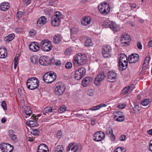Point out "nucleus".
I'll list each match as a JSON object with an SVG mask.
<instances>
[{"instance_id":"nucleus-1","label":"nucleus","mask_w":152,"mask_h":152,"mask_svg":"<svg viewBox=\"0 0 152 152\" xmlns=\"http://www.w3.org/2000/svg\"><path fill=\"white\" fill-rule=\"evenodd\" d=\"M87 59L85 54L79 53L75 55L72 60V62L75 66H81L86 63Z\"/></svg>"},{"instance_id":"nucleus-2","label":"nucleus","mask_w":152,"mask_h":152,"mask_svg":"<svg viewBox=\"0 0 152 152\" xmlns=\"http://www.w3.org/2000/svg\"><path fill=\"white\" fill-rule=\"evenodd\" d=\"M39 84L38 80L36 77H33L28 80L26 85L28 88L33 90L37 88Z\"/></svg>"},{"instance_id":"nucleus-3","label":"nucleus","mask_w":152,"mask_h":152,"mask_svg":"<svg viewBox=\"0 0 152 152\" xmlns=\"http://www.w3.org/2000/svg\"><path fill=\"white\" fill-rule=\"evenodd\" d=\"M56 78V74L53 72H48L42 77L43 80L47 83H51L54 81Z\"/></svg>"},{"instance_id":"nucleus-4","label":"nucleus","mask_w":152,"mask_h":152,"mask_svg":"<svg viewBox=\"0 0 152 152\" xmlns=\"http://www.w3.org/2000/svg\"><path fill=\"white\" fill-rule=\"evenodd\" d=\"M41 49L45 52H48L51 50L53 48L52 44L47 39H43L40 43Z\"/></svg>"},{"instance_id":"nucleus-5","label":"nucleus","mask_w":152,"mask_h":152,"mask_svg":"<svg viewBox=\"0 0 152 152\" xmlns=\"http://www.w3.org/2000/svg\"><path fill=\"white\" fill-rule=\"evenodd\" d=\"M119 65L122 70H124L126 69L128 65V59L126 55L124 54H120L119 57Z\"/></svg>"},{"instance_id":"nucleus-6","label":"nucleus","mask_w":152,"mask_h":152,"mask_svg":"<svg viewBox=\"0 0 152 152\" xmlns=\"http://www.w3.org/2000/svg\"><path fill=\"white\" fill-rule=\"evenodd\" d=\"M98 9L100 12L104 15H107L110 10L109 5L106 3H101L98 6Z\"/></svg>"},{"instance_id":"nucleus-7","label":"nucleus","mask_w":152,"mask_h":152,"mask_svg":"<svg viewBox=\"0 0 152 152\" xmlns=\"http://www.w3.org/2000/svg\"><path fill=\"white\" fill-rule=\"evenodd\" d=\"M65 86L62 83L56 84L54 90L55 93L57 95H60L62 94L65 89Z\"/></svg>"},{"instance_id":"nucleus-8","label":"nucleus","mask_w":152,"mask_h":152,"mask_svg":"<svg viewBox=\"0 0 152 152\" xmlns=\"http://www.w3.org/2000/svg\"><path fill=\"white\" fill-rule=\"evenodd\" d=\"M74 145L73 143H71L69 144L67 148V152H76L77 151H81L82 147L80 144H76Z\"/></svg>"},{"instance_id":"nucleus-9","label":"nucleus","mask_w":152,"mask_h":152,"mask_svg":"<svg viewBox=\"0 0 152 152\" xmlns=\"http://www.w3.org/2000/svg\"><path fill=\"white\" fill-rule=\"evenodd\" d=\"M86 72V69L83 67L79 68L77 69L75 75V78L77 80L81 79Z\"/></svg>"},{"instance_id":"nucleus-10","label":"nucleus","mask_w":152,"mask_h":152,"mask_svg":"<svg viewBox=\"0 0 152 152\" xmlns=\"http://www.w3.org/2000/svg\"><path fill=\"white\" fill-rule=\"evenodd\" d=\"M94 140L96 142H99L103 140L105 138L104 133L102 131L95 132L93 135Z\"/></svg>"},{"instance_id":"nucleus-11","label":"nucleus","mask_w":152,"mask_h":152,"mask_svg":"<svg viewBox=\"0 0 152 152\" xmlns=\"http://www.w3.org/2000/svg\"><path fill=\"white\" fill-rule=\"evenodd\" d=\"M106 77L104 72H101L99 73L94 80L95 84L97 86L99 85L101 81H103Z\"/></svg>"},{"instance_id":"nucleus-12","label":"nucleus","mask_w":152,"mask_h":152,"mask_svg":"<svg viewBox=\"0 0 152 152\" xmlns=\"http://www.w3.org/2000/svg\"><path fill=\"white\" fill-rule=\"evenodd\" d=\"M0 148L3 152H12L14 147L10 144L3 143L1 144Z\"/></svg>"},{"instance_id":"nucleus-13","label":"nucleus","mask_w":152,"mask_h":152,"mask_svg":"<svg viewBox=\"0 0 152 152\" xmlns=\"http://www.w3.org/2000/svg\"><path fill=\"white\" fill-rule=\"evenodd\" d=\"M102 53L103 56L105 58H109L111 56V49L109 45H105L103 47Z\"/></svg>"},{"instance_id":"nucleus-14","label":"nucleus","mask_w":152,"mask_h":152,"mask_svg":"<svg viewBox=\"0 0 152 152\" xmlns=\"http://www.w3.org/2000/svg\"><path fill=\"white\" fill-rule=\"evenodd\" d=\"M139 58V56L137 54H133L129 56L128 60L129 63H134L137 61Z\"/></svg>"},{"instance_id":"nucleus-15","label":"nucleus","mask_w":152,"mask_h":152,"mask_svg":"<svg viewBox=\"0 0 152 152\" xmlns=\"http://www.w3.org/2000/svg\"><path fill=\"white\" fill-rule=\"evenodd\" d=\"M131 39L128 35H123L122 36L121 41V43L124 44L125 45H128Z\"/></svg>"},{"instance_id":"nucleus-16","label":"nucleus","mask_w":152,"mask_h":152,"mask_svg":"<svg viewBox=\"0 0 152 152\" xmlns=\"http://www.w3.org/2000/svg\"><path fill=\"white\" fill-rule=\"evenodd\" d=\"M28 47L29 49L33 52H37L39 49L38 44L35 42H31L29 45Z\"/></svg>"},{"instance_id":"nucleus-17","label":"nucleus","mask_w":152,"mask_h":152,"mask_svg":"<svg viewBox=\"0 0 152 152\" xmlns=\"http://www.w3.org/2000/svg\"><path fill=\"white\" fill-rule=\"evenodd\" d=\"M46 22V18L44 16H42L38 19L37 21V26L39 28H41L44 25H45Z\"/></svg>"},{"instance_id":"nucleus-18","label":"nucleus","mask_w":152,"mask_h":152,"mask_svg":"<svg viewBox=\"0 0 152 152\" xmlns=\"http://www.w3.org/2000/svg\"><path fill=\"white\" fill-rule=\"evenodd\" d=\"M8 132L9 136L11 140L14 142H17L18 141V139L15 131L12 130H10Z\"/></svg>"},{"instance_id":"nucleus-19","label":"nucleus","mask_w":152,"mask_h":152,"mask_svg":"<svg viewBox=\"0 0 152 152\" xmlns=\"http://www.w3.org/2000/svg\"><path fill=\"white\" fill-rule=\"evenodd\" d=\"M93 81L91 77H86L83 79L82 82V85L83 87L87 86L91 83Z\"/></svg>"},{"instance_id":"nucleus-20","label":"nucleus","mask_w":152,"mask_h":152,"mask_svg":"<svg viewBox=\"0 0 152 152\" xmlns=\"http://www.w3.org/2000/svg\"><path fill=\"white\" fill-rule=\"evenodd\" d=\"M37 152H48V148L45 144H41L38 147Z\"/></svg>"},{"instance_id":"nucleus-21","label":"nucleus","mask_w":152,"mask_h":152,"mask_svg":"<svg viewBox=\"0 0 152 152\" xmlns=\"http://www.w3.org/2000/svg\"><path fill=\"white\" fill-rule=\"evenodd\" d=\"M117 74L114 71H111L109 72L107 75V78L108 81H111L110 80H114L117 77Z\"/></svg>"},{"instance_id":"nucleus-22","label":"nucleus","mask_w":152,"mask_h":152,"mask_svg":"<svg viewBox=\"0 0 152 152\" xmlns=\"http://www.w3.org/2000/svg\"><path fill=\"white\" fill-rule=\"evenodd\" d=\"M91 20V18L90 16H86L82 19L81 20L82 24L84 26L88 25L89 24Z\"/></svg>"},{"instance_id":"nucleus-23","label":"nucleus","mask_w":152,"mask_h":152,"mask_svg":"<svg viewBox=\"0 0 152 152\" xmlns=\"http://www.w3.org/2000/svg\"><path fill=\"white\" fill-rule=\"evenodd\" d=\"M48 58L46 56H43L40 58L39 62L40 64L42 66H46L48 64Z\"/></svg>"},{"instance_id":"nucleus-24","label":"nucleus","mask_w":152,"mask_h":152,"mask_svg":"<svg viewBox=\"0 0 152 152\" xmlns=\"http://www.w3.org/2000/svg\"><path fill=\"white\" fill-rule=\"evenodd\" d=\"M10 4L8 2H3L0 5V8L1 10L6 11L9 9L10 7Z\"/></svg>"},{"instance_id":"nucleus-25","label":"nucleus","mask_w":152,"mask_h":152,"mask_svg":"<svg viewBox=\"0 0 152 152\" xmlns=\"http://www.w3.org/2000/svg\"><path fill=\"white\" fill-rule=\"evenodd\" d=\"M110 28L114 32L119 31L120 30V27L119 25H117L115 22H112Z\"/></svg>"},{"instance_id":"nucleus-26","label":"nucleus","mask_w":152,"mask_h":152,"mask_svg":"<svg viewBox=\"0 0 152 152\" xmlns=\"http://www.w3.org/2000/svg\"><path fill=\"white\" fill-rule=\"evenodd\" d=\"M60 22V19L52 17L51 23L53 26H58L59 25Z\"/></svg>"},{"instance_id":"nucleus-27","label":"nucleus","mask_w":152,"mask_h":152,"mask_svg":"<svg viewBox=\"0 0 152 152\" xmlns=\"http://www.w3.org/2000/svg\"><path fill=\"white\" fill-rule=\"evenodd\" d=\"M6 48H0V58H5L7 55Z\"/></svg>"},{"instance_id":"nucleus-28","label":"nucleus","mask_w":152,"mask_h":152,"mask_svg":"<svg viewBox=\"0 0 152 152\" xmlns=\"http://www.w3.org/2000/svg\"><path fill=\"white\" fill-rule=\"evenodd\" d=\"M26 124L28 126L31 127H34L37 126V123L36 121L30 120L26 122Z\"/></svg>"},{"instance_id":"nucleus-29","label":"nucleus","mask_w":152,"mask_h":152,"mask_svg":"<svg viewBox=\"0 0 152 152\" xmlns=\"http://www.w3.org/2000/svg\"><path fill=\"white\" fill-rule=\"evenodd\" d=\"M15 37V34H11L6 36L4 38V40L7 42H10L14 39Z\"/></svg>"},{"instance_id":"nucleus-30","label":"nucleus","mask_w":152,"mask_h":152,"mask_svg":"<svg viewBox=\"0 0 152 152\" xmlns=\"http://www.w3.org/2000/svg\"><path fill=\"white\" fill-rule=\"evenodd\" d=\"M93 44L91 39L89 37H87L85 42V46L87 47L92 46L93 45Z\"/></svg>"},{"instance_id":"nucleus-31","label":"nucleus","mask_w":152,"mask_h":152,"mask_svg":"<svg viewBox=\"0 0 152 152\" xmlns=\"http://www.w3.org/2000/svg\"><path fill=\"white\" fill-rule=\"evenodd\" d=\"M64 148L62 145H58L55 148L54 152H64Z\"/></svg>"},{"instance_id":"nucleus-32","label":"nucleus","mask_w":152,"mask_h":152,"mask_svg":"<svg viewBox=\"0 0 152 152\" xmlns=\"http://www.w3.org/2000/svg\"><path fill=\"white\" fill-rule=\"evenodd\" d=\"M24 112L27 115H31L32 112L31 110V108L29 106H26L24 109Z\"/></svg>"},{"instance_id":"nucleus-33","label":"nucleus","mask_w":152,"mask_h":152,"mask_svg":"<svg viewBox=\"0 0 152 152\" xmlns=\"http://www.w3.org/2000/svg\"><path fill=\"white\" fill-rule=\"evenodd\" d=\"M133 88V87H132V86H128V87H126L123 89L122 91V92L124 94H126L129 91H132Z\"/></svg>"},{"instance_id":"nucleus-34","label":"nucleus","mask_w":152,"mask_h":152,"mask_svg":"<svg viewBox=\"0 0 152 152\" xmlns=\"http://www.w3.org/2000/svg\"><path fill=\"white\" fill-rule=\"evenodd\" d=\"M52 111V108L50 107H47L44 109L42 112L43 115H45L46 113L51 112Z\"/></svg>"},{"instance_id":"nucleus-35","label":"nucleus","mask_w":152,"mask_h":152,"mask_svg":"<svg viewBox=\"0 0 152 152\" xmlns=\"http://www.w3.org/2000/svg\"><path fill=\"white\" fill-rule=\"evenodd\" d=\"M61 38L59 35H55L53 37L54 42L56 44L59 43L61 41Z\"/></svg>"},{"instance_id":"nucleus-36","label":"nucleus","mask_w":152,"mask_h":152,"mask_svg":"<svg viewBox=\"0 0 152 152\" xmlns=\"http://www.w3.org/2000/svg\"><path fill=\"white\" fill-rule=\"evenodd\" d=\"M112 22L110 21L109 20H106L103 22V26L105 27H109L110 28Z\"/></svg>"},{"instance_id":"nucleus-37","label":"nucleus","mask_w":152,"mask_h":152,"mask_svg":"<svg viewBox=\"0 0 152 152\" xmlns=\"http://www.w3.org/2000/svg\"><path fill=\"white\" fill-rule=\"evenodd\" d=\"M125 148L124 147H118L114 150V152H126Z\"/></svg>"},{"instance_id":"nucleus-38","label":"nucleus","mask_w":152,"mask_h":152,"mask_svg":"<svg viewBox=\"0 0 152 152\" xmlns=\"http://www.w3.org/2000/svg\"><path fill=\"white\" fill-rule=\"evenodd\" d=\"M113 133V130L112 128L110 127H108L106 129V134L108 135L109 136L110 135Z\"/></svg>"},{"instance_id":"nucleus-39","label":"nucleus","mask_w":152,"mask_h":152,"mask_svg":"<svg viewBox=\"0 0 152 152\" xmlns=\"http://www.w3.org/2000/svg\"><path fill=\"white\" fill-rule=\"evenodd\" d=\"M150 102L149 99H146L143 100L141 102V104L143 106L148 105Z\"/></svg>"},{"instance_id":"nucleus-40","label":"nucleus","mask_w":152,"mask_h":152,"mask_svg":"<svg viewBox=\"0 0 152 152\" xmlns=\"http://www.w3.org/2000/svg\"><path fill=\"white\" fill-rule=\"evenodd\" d=\"M31 62L34 64H36L38 62V59L37 56H34L31 58Z\"/></svg>"},{"instance_id":"nucleus-41","label":"nucleus","mask_w":152,"mask_h":152,"mask_svg":"<svg viewBox=\"0 0 152 152\" xmlns=\"http://www.w3.org/2000/svg\"><path fill=\"white\" fill-rule=\"evenodd\" d=\"M124 115L121 114V115H120L118 116V118H116L115 119V120L116 121H118L119 122H121L124 121Z\"/></svg>"},{"instance_id":"nucleus-42","label":"nucleus","mask_w":152,"mask_h":152,"mask_svg":"<svg viewBox=\"0 0 152 152\" xmlns=\"http://www.w3.org/2000/svg\"><path fill=\"white\" fill-rule=\"evenodd\" d=\"M53 17L61 19V15L60 12L57 11L55 12L54 15Z\"/></svg>"},{"instance_id":"nucleus-43","label":"nucleus","mask_w":152,"mask_h":152,"mask_svg":"<svg viewBox=\"0 0 152 152\" xmlns=\"http://www.w3.org/2000/svg\"><path fill=\"white\" fill-rule=\"evenodd\" d=\"M66 109V107L65 106H62L60 107L58 110L59 113H62L64 112Z\"/></svg>"},{"instance_id":"nucleus-44","label":"nucleus","mask_w":152,"mask_h":152,"mask_svg":"<svg viewBox=\"0 0 152 152\" xmlns=\"http://www.w3.org/2000/svg\"><path fill=\"white\" fill-rule=\"evenodd\" d=\"M31 133L34 135L38 136L39 135V131L37 129H32Z\"/></svg>"},{"instance_id":"nucleus-45","label":"nucleus","mask_w":152,"mask_h":152,"mask_svg":"<svg viewBox=\"0 0 152 152\" xmlns=\"http://www.w3.org/2000/svg\"><path fill=\"white\" fill-rule=\"evenodd\" d=\"M100 108V107L99 106V104L97 105L96 106H94L91 108L88 109V110H99Z\"/></svg>"},{"instance_id":"nucleus-46","label":"nucleus","mask_w":152,"mask_h":152,"mask_svg":"<svg viewBox=\"0 0 152 152\" xmlns=\"http://www.w3.org/2000/svg\"><path fill=\"white\" fill-rule=\"evenodd\" d=\"M35 137L31 134L29 135L27 138V140L29 141H33L34 140Z\"/></svg>"},{"instance_id":"nucleus-47","label":"nucleus","mask_w":152,"mask_h":152,"mask_svg":"<svg viewBox=\"0 0 152 152\" xmlns=\"http://www.w3.org/2000/svg\"><path fill=\"white\" fill-rule=\"evenodd\" d=\"M1 106L4 110H7V108L6 102L5 101H2L1 103Z\"/></svg>"},{"instance_id":"nucleus-48","label":"nucleus","mask_w":152,"mask_h":152,"mask_svg":"<svg viewBox=\"0 0 152 152\" xmlns=\"http://www.w3.org/2000/svg\"><path fill=\"white\" fill-rule=\"evenodd\" d=\"M36 31L33 29H31L29 32V35L31 36H34L36 34Z\"/></svg>"},{"instance_id":"nucleus-49","label":"nucleus","mask_w":152,"mask_h":152,"mask_svg":"<svg viewBox=\"0 0 152 152\" xmlns=\"http://www.w3.org/2000/svg\"><path fill=\"white\" fill-rule=\"evenodd\" d=\"M126 106V104L124 103H120L118 105L117 107L119 109H123L125 108Z\"/></svg>"},{"instance_id":"nucleus-50","label":"nucleus","mask_w":152,"mask_h":152,"mask_svg":"<svg viewBox=\"0 0 152 152\" xmlns=\"http://www.w3.org/2000/svg\"><path fill=\"white\" fill-rule=\"evenodd\" d=\"M72 64L70 62H67L65 65V67L67 69H70L72 67Z\"/></svg>"},{"instance_id":"nucleus-51","label":"nucleus","mask_w":152,"mask_h":152,"mask_svg":"<svg viewBox=\"0 0 152 152\" xmlns=\"http://www.w3.org/2000/svg\"><path fill=\"white\" fill-rule=\"evenodd\" d=\"M23 12L21 11L18 12L17 15V17L18 20H20L22 17Z\"/></svg>"},{"instance_id":"nucleus-52","label":"nucleus","mask_w":152,"mask_h":152,"mask_svg":"<svg viewBox=\"0 0 152 152\" xmlns=\"http://www.w3.org/2000/svg\"><path fill=\"white\" fill-rule=\"evenodd\" d=\"M78 30V29L75 28H73L71 29V33L73 34H75L77 33Z\"/></svg>"},{"instance_id":"nucleus-53","label":"nucleus","mask_w":152,"mask_h":152,"mask_svg":"<svg viewBox=\"0 0 152 152\" xmlns=\"http://www.w3.org/2000/svg\"><path fill=\"white\" fill-rule=\"evenodd\" d=\"M94 91L91 89L89 90L87 92V94L90 96H92L94 95Z\"/></svg>"},{"instance_id":"nucleus-54","label":"nucleus","mask_w":152,"mask_h":152,"mask_svg":"<svg viewBox=\"0 0 152 152\" xmlns=\"http://www.w3.org/2000/svg\"><path fill=\"white\" fill-rule=\"evenodd\" d=\"M62 135V133L61 130L58 131L56 134V136L58 138H60Z\"/></svg>"},{"instance_id":"nucleus-55","label":"nucleus","mask_w":152,"mask_h":152,"mask_svg":"<svg viewBox=\"0 0 152 152\" xmlns=\"http://www.w3.org/2000/svg\"><path fill=\"white\" fill-rule=\"evenodd\" d=\"M150 58L149 56H146L144 62L148 64L150 61Z\"/></svg>"},{"instance_id":"nucleus-56","label":"nucleus","mask_w":152,"mask_h":152,"mask_svg":"<svg viewBox=\"0 0 152 152\" xmlns=\"http://www.w3.org/2000/svg\"><path fill=\"white\" fill-rule=\"evenodd\" d=\"M137 48L140 50H141L142 48V45L141 43L140 42H138L137 43Z\"/></svg>"},{"instance_id":"nucleus-57","label":"nucleus","mask_w":152,"mask_h":152,"mask_svg":"<svg viewBox=\"0 0 152 152\" xmlns=\"http://www.w3.org/2000/svg\"><path fill=\"white\" fill-rule=\"evenodd\" d=\"M120 113V112H115L114 113V118L115 119L116 118L118 117V116H119L120 115V114H119Z\"/></svg>"},{"instance_id":"nucleus-58","label":"nucleus","mask_w":152,"mask_h":152,"mask_svg":"<svg viewBox=\"0 0 152 152\" xmlns=\"http://www.w3.org/2000/svg\"><path fill=\"white\" fill-rule=\"evenodd\" d=\"M133 109L135 112H138L140 110L139 106L138 105H136L133 108Z\"/></svg>"},{"instance_id":"nucleus-59","label":"nucleus","mask_w":152,"mask_h":152,"mask_svg":"<svg viewBox=\"0 0 152 152\" xmlns=\"http://www.w3.org/2000/svg\"><path fill=\"white\" fill-rule=\"evenodd\" d=\"M109 136L111 141H113L115 140V136L113 133L110 135Z\"/></svg>"},{"instance_id":"nucleus-60","label":"nucleus","mask_w":152,"mask_h":152,"mask_svg":"<svg viewBox=\"0 0 152 152\" xmlns=\"http://www.w3.org/2000/svg\"><path fill=\"white\" fill-rule=\"evenodd\" d=\"M126 139V136L124 135H122L119 138V139L121 141H124Z\"/></svg>"},{"instance_id":"nucleus-61","label":"nucleus","mask_w":152,"mask_h":152,"mask_svg":"<svg viewBox=\"0 0 152 152\" xmlns=\"http://www.w3.org/2000/svg\"><path fill=\"white\" fill-rule=\"evenodd\" d=\"M149 149L150 151H152V140L150 141Z\"/></svg>"},{"instance_id":"nucleus-62","label":"nucleus","mask_w":152,"mask_h":152,"mask_svg":"<svg viewBox=\"0 0 152 152\" xmlns=\"http://www.w3.org/2000/svg\"><path fill=\"white\" fill-rule=\"evenodd\" d=\"M61 62L59 60H58L56 61L55 63V64L56 66H58L61 65Z\"/></svg>"},{"instance_id":"nucleus-63","label":"nucleus","mask_w":152,"mask_h":152,"mask_svg":"<svg viewBox=\"0 0 152 152\" xmlns=\"http://www.w3.org/2000/svg\"><path fill=\"white\" fill-rule=\"evenodd\" d=\"M23 1L26 5H28L30 3V0H23Z\"/></svg>"},{"instance_id":"nucleus-64","label":"nucleus","mask_w":152,"mask_h":152,"mask_svg":"<svg viewBox=\"0 0 152 152\" xmlns=\"http://www.w3.org/2000/svg\"><path fill=\"white\" fill-rule=\"evenodd\" d=\"M71 51L70 49H67L65 51V54H69Z\"/></svg>"}]
</instances>
